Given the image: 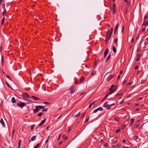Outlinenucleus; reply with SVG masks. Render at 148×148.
<instances>
[{"label": "nucleus", "instance_id": "nucleus-15", "mask_svg": "<svg viewBox=\"0 0 148 148\" xmlns=\"http://www.w3.org/2000/svg\"><path fill=\"white\" fill-rule=\"evenodd\" d=\"M108 48H107L105 50V51L104 53V56H107L108 53Z\"/></svg>", "mask_w": 148, "mask_h": 148}, {"label": "nucleus", "instance_id": "nucleus-3", "mask_svg": "<svg viewBox=\"0 0 148 148\" xmlns=\"http://www.w3.org/2000/svg\"><path fill=\"white\" fill-rule=\"evenodd\" d=\"M25 105V103L22 102H21V103H18L17 104V106H20L21 108H22Z\"/></svg>", "mask_w": 148, "mask_h": 148}, {"label": "nucleus", "instance_id": "nucleus-51", "mask_svg": "<svg viewBox=\"0 0 148 148\" xmlns=\"http://www.w3.org/2000/svg\"><path fill=\"white\" fill-rule=\"evenodd\" d=\"M140 58H139V57H138V58H137L136 59V61H137V62H138V61H139L140 60Z\"/></svg>", "mask_w": 148, "mask_h": 148}, {"label": "nucleus", "instance_id": "nucleus-52", "mask_svg": "<svg viewBox=\"0 0 148 148\" xmlns=\"http://www.w3.org/2000/svg\"><path fill=\"white\" fill-rule=\"evenodd\" d=\"M123 101H124L123 99L121 101L119 102V104H121L123 102Z\"/></svg>", "mask_w": 148, "mask_h": 148}, {"label": "nucleus", "instance_id": "nucleus-58", "mask_svg": "<svg viewBox=\"0 0 148 148\" xmlns=\"http://www.w3.org/2000/svg\"><path fill=\"white\" fill-rule=\"evenodd\" d=\"M138 66H139L138 65L136 66L135 67V69H137L138 68Z\"/></svg>", "mask_w": 148, "mask_h": 148}, {"label": "nucleus", "instance_id": "nucleus-33", "mask_svg": "<svg viewBox=\"0 0 148 148\" xmlns=\"http://www.w3.org/2000/svg\"><path fill=\"white\" fill-rule=\"evenodd\" d=\"M134 119L133 118L131 119L130 120V124L134 122Z\"/></svg>", "mask_w": 148, "mask_h": 148}, {"label": "nucleus", "instance_id": "nucleus-27", "mask_svg": "<svg viewBox=\"0 0 148 148\" xmlns=\"http://www.w3.org/2000/svg\"><path fill=\"white\" fill-rule=\"evenodd\" d=\"M7 10L6 9H5V10H4V11L2 13V15L3 16H4L5 14L6 13V12H7Z\"/></svg>", "mask_w": 148, "mask_h": 148}, {"label": "nucleus", "instance_id": "nucleus-57", "mask_svg": "<svg viewBox=\"0 0 148 148\" xmlns=\"http://www.w3.org/2000/svg\"><path fill=\"white\" fill-rule=\"evenodd\" d=\"M148 16L147 15H145L144 17V18L145 20L148 18Z\"/></svg>", "mask_w": 148, "mask_h": 148}, {"label": "nucleus", "instance_id": "nucleus-21", "mask_svg": "<svg viewBox=\"0 0 148 148\" xmlns=\"http://www.w3.org/2000/svg\"><path fill=\"white\" fill-rule=\"evenodd\" d=\"M106 38H108L109 36L110 33H109V30H108V32L106 33Z\"/></svg>", "mask_w": 148, "mask_h": 148}, {"label": "nucleus", "instance_id": "nucleus-56", "mask_svg": "<svg viewBox=\"0 0 148 148\" xmlns=\"http://www.w3.org/2000/svg\"><path fill=\"white\" fill-rule=\"evenodd\" d=\"M118 41V39L117 38H116L114 39V43H116Z\"/></svg>", "mask_w": 148, "mask_h": 148}, {"label": "nucleus", "instance_id": "nucleus-1", "mask_svg": "<svg viewBox=\"0 0 148 148\" xmlns=\"http://www.w3.org/2000/svg\"><path fill=\"white\" fill-rule=\"evenodd\" d=\"M110 8L112 10V13L113 14H114L116 13V11L115 10L116 9V5L115 3L113 4L112 7H111Z\"/></svg>", "mask_w": 148, "mask_h": 148}, {"label": "nucleus", "instance_id": "nucleus-63", "mask_svg": "<svg viewBox=\"0 0 148 148\" xmlns=\"http://www.w3.org/2000/svg\"><path fill=\"white\" fill-rule=\"evenodd\" d=\"M95 101H94L93 102H92L91 103V104H92V105L93 104H94L95 102Z\"/></svg>", "mask_w": 148, "mask_h": 148}, {"label": "nucleus", "instance_id": "nucleus-46", "mask_svg": "<svg viewBox=\"0 0 148 148\" xmlns=\"http://www.w3.org/2000/svg\"><path fill=\"white\" fill-rule=\"evenodd\" d=\"M120 130L119 129H118L117 130H116V133H119L120 131Z\"/></svg>", "mask_w": 148, "mask_h": 148}, {"label": "nucleus", "instance_id": "nucleus-23", "mask_svg": "<svg viewBox=\"0 0 148 148\" xmlns=\"http://www.w3.org/2000/svg\"><path fill=\"white\" fill-rule=\"evenodd\" d=\"M40 107V106H36V108L37 110L39 111V110L41 109Z\"/></svg>", "mask_w": 148, "mask_h": 148}, {"label": "nucleus", "instance_id": "nucleus-44", "mask_svg": "<svg viewBox=\"0 0 148 148\" xmlns=\"http://www.w3.org/2000/svg\"><path fill=\"white\" fill-rule=\"evenodd\" d=\"M84 80V79L83 78H82L80 79V82H82Z\"/></svg>", "mask_w": 148, "mask_h": 148}, {"label": "nucleus", "instance_id": "nucleus-5", "mask_svg": "<svg viewBox=\"0 0 148 148\" xmlns=\"http://www.w3.org/2000/svg\"><path fill=\"white\" fill-rule=\"evenodd\" d=\"M104 106L108 110L110 109L111 108V107L110 106V105L108 104V102H106L104 103Z\"/></svg>", "mask_w": 148, "mask_h": 148}, {"label": "nucleus", "instance_id": "nucleus-30", "mask_svg": "<svg viewBox=\"0 0 148 148\" xmlns=\"http://www.w3.org/2000/svg\"><path fill=\"white\" fill-rule=\"evenodd\" d=\"M5 17H3V19H2V21L1 25H3V24L4 23V21H5Z\"/></svg>", "mask_w": 148, "mask_h": 148}, {"label": "nucleus", "instance_id": "nucleus-13", "mask_svg": "<svg viewBox=\"0 0 148 148\" xmlns=\"http://www.w3.org/2000/svg\"><path fill=\"white\" fill-rule=\"evenodd\" d=\"M31 98H32L33 99L35 100H39V98L34 96H32Z\"/></svg>", "mask_w": 148, "mask_h": 148}, {"label": "nucleus", "instance_id": "nucleus-39", "mask_svg": "<svg viewBox=\"0 0 148 148\" xmlns=\"http://www.w3.org/2000/svg\"><path fill=\"white\" fill-rule=\"evenodd\" d=\"M127 82V81L126 80H125L122 83L123 85H124Z\"/></svg>", "mask_w": 148, "mask_h": 148}, {"label": "nucleus", "instance_id": "nucleus-10", "mask_svg": "<svg viewBox=\"0 0 148 148\" xmlns=\"http://www.w3.org/2000/svg\"><path fill=\"white\" fill-rule=\"evenodd\" d=\"M144 22L143 23V26H147L148 25V21L146 22V20H144Z\"/></svg>", "mask_w": 148, "mask_h": 148}, {"label": "nucleus", "instance_id": "nucleus-41", "mask_svg": "<svg viewBox=\"0 0 148 148\" xmlns=\"http://www.w3.org/2000/svg\"><path fill=\"white\" fill-rule=\"evenodd\" d=\"M48 108H45L44 110H42V112H47L48 110Z\"/></svg>", "mask_w": 148, "mask_h": 148}, {"label": "nucleus", "instance_id": "nucleus-55", "mask_svg": "<svg viewBox=\"0 0 148 148\" xmlns=\"http://www.w3.org/2000/svg\"><path fill=\"white\" fill-rule=\"evenodd\" d=\"M6 84L7 85V86L9 87L10 88H11V86H10V85L7 82H6Z\"/></svg>", "mask_w": 148, "mask_h": 148}, {"label": "nucleus", "instance_id": "nucleus-26", "mask_svg": "<svg viewBox=\"0 0 148 148\" xmlns=\"http://www.w3.org/2000/svg\"><path fill=\"white\" fill-rule=\"evenodd\" d=\"M123 95V94L122 93H117L116 94V97H118L119 96H121Z\"/></svg>", "mask_w": 148, "mask_h": 148}, {"label": "nucleus", "instance_id": "nucleus-14", "mask_svg": "<svg viewBox=\"0 0 148 148\" xmlns=\"http://www.w3.org/2000/svg\"><path fill=\"white\" fill-rule=\"evenodd\" d=\"M21 140H20L18 142V148H20L21 147Z\"/></svg>", "mask_w": 148, "mask_h": 148}, {"label": "nucleus", "instance_id": "nucleus-31", "mask_svg": "<svg viewBox=\"0 0 148 148\" xmlns=\"http://www.w3.org/2000/svg\"><path fill=\"white\" fill-rule=\"evenodd\" d=\"M80 112H79L77 114H76V115H75L74 116V117H77L78 116H79V115H80Z\"/></svg>", "mask_w": 148, "mask_h": 148}, {"label": "nucleus", "instance_id": "nucleus-16", "mask_svg": "<svg viewBox=\"0 0 148 148\" xmlns=\"http://www.w3.org/2000/svg\"><path fill=\"white\" fill-rule=\"evenodd\" d=\"M12 101L13 103H15L16 102V100L14 97H13L12 98Z\"/></svg>", "mask_w": 148, "mask_h": 148}, {"label": "nucleus", "instance_id": "nucleus-49", "mask_svg": "<svg viewBox=\"0 0 148 148\" xmlns=\"http://www.w3.org/2000/svg\"><path fill=\"white\" fill-rule=\"evenodd\" d=\"M139 125L138 124H136L135 126H134V127L135 128H137L138 127V126Z\"/></svg>", "mask_w": 148, "mask_h": 148}, {"label": "nucleus", "instance_id": "nucleus-42", "mask_svg": "<svg viewBox=\"0 0 148 148\" xmlns=\"http://www.w3.org/2000/svg\"><path fill=\"white\" fill-rule=\"evenodd\" d=\"M114 119L117 121H119V118H118V117H115Z\"/></svg>", "mask_w": 148, "mask_h": 148}, {"label": "nucleus", "instance_id": "nucleus-11", "mask_svg": "<svg viewBox=\"0 0 148 148\" xmlns=\"http://www.w3.org/2000/svg\"><path fill=\"white\" fill-rule=\"evenodd\" d=\"M134 139L136 140L137 142H139L140 141V139L138 138V136H135L134 137Z\"/></svg>", "mask_w": 148, "mask_h": 148}, {"label": "nucleus", "instance_id": "nucleus-38", "mask_svg": "<svg viewBox=\"0 0 148 148\" xmlns=\"http://www.w3.org/2000/svg\"><path fill=\"white\" fill-rule=\"evenodd\" d=\"M110 93H109V92H108L106 95V96L104 98V99H106V98L108 97V96H109V95H110Z\"/></svg>", "mask_w": 148, "mask_h": 148}, {"label": "nucleus", "instance_id": "nucleus-4", "mask_svg": "<svg viewBox=\"0 0 148 148\" xmlns=\"http://www.w3.org/2000/svg\"><path fill=\"white\" fill-rule=\"evenodd\" d=\"M114 75L112 74L110 75L106 79V80L109 82L110 80V79L113 77Z\"/></svg>", "mask_w": 148, "mask_h": 148}, {"label": "nucleus", "instance_id": "nucleus-50", "mask_svg": "<svg viewBox=\"0 0 148 148\" xmlns=\"http://www.w3.org/2000/svg\"><path fill=\"white\" fill-rule=\"evenodd\" d=\"M34 125H32L31 126V130H32L33 129Z\"/></svg>", "mask_w": 148, "mask_h": 148}, {"label": "nucleus", "instance_id": "nucleus-43", "mask_svg": "<svg viewBox=\"0 0 148 148\" xmlns=\"http://www.w3.org/2000/svg\"><path fill=\"white\" fill-rule=\"evenodd\" d=\"M43 103L45 104H47V105H49V104H50V103L48 102H43Z\"/></svg>", "mask_w": 148, "mask_h": 148}, {"label": "nucleus", "instance_id": "nucleus-25", "mask_svg": "<svg viewBox=\"0 0 148 148\" xmlns=\"http://www.w3.org/2000/svg\"><path fill=\"white\" fill-rule=\"evenodd\" d=\"M86 114V112H84L82 114V116L81 117V119H82L84 117Z\"/></svg>", "mask_w": 148, "mask_h": 148}, {"label": "nucleus", "instance_id": "nucleus-47", "mask_svg": "<svg viewBox=\"0 0 148 148\" xmlns=\"http://www.w3.org/2000/svg\"><path fill=\"white\" fill-rule=\"evenodd\" d=\"M114 87V85H112L110 88L109 89V90H111Z\"/></svg>", "mask_w": 148, "mask_h": 148}, {"label": "nucleus", "instance_id": "nucleus-48", "mask_svg": "<svg viewBox=\"0 0 148 148\" xmlns=\"http://www.w3.org/2000/svg\"><path fill=\"white\" fill-rule=\"evenodd\" d=\"M98 111V109H96L95 110H94L93 112V113H96Z\"/></svg>", "mask_w": 148, "mask_h": 148}, {"label": "nucleus", "instance_id": "nucleus-17", "mask_svg": "<svg viewBox=\"0 0 148 148\" xmlns=\"http://www.w3.org/2000/svg\"><path fill=\"white\" fill-rule=\"evenodd\" d=\"M98 61H96L95 62L94 64V66L93 67L94 68H95V67L97 66L98 64Z\"/></svg>", "mask_w": 148, "mask_h": 148}, {"label": "nucleus", "instance_id": "nucleus-59", "mask_svg": "<svg viewBox=\"0 0 148 148\" xmlns=\"http://www.w3.org/2000/svg\"><path fill=\"white\" fill-rule=\"evenodd\" d=\"M121 146V145L120 144H118V145H117V146L119 148Z\"/></svg>", "mask_w": 148, "mask_h": 148}, {"label": "nucleus", "instance_id": "nucleus-28", "mask_svg": "<svg viewBox=\"0 0 148 148\" xmlns=\"http://www.w3.org/2000/svg\"><path fill=\"white\" fill-rule=\"evenodd\" d=\"M2 8L4 10H5V9H6L5 8V3H4L2 5Z\"/></svg>", "mask_w": 148, "mask_h": 148}, {"label": "nucleus", "instance_id": "nucleus-64", "mask_svg": "<svg viewBox=\"0 0 148 148\" xmlns=\"http://www.w3.org/2000/svg\"><path fill=\"white\" fill-rule=\"evenodd\" d=\"M128 147H126L125 146H123V148H128Z\"/></svg>", "mask_w": 148, "mask_h": 148}, {"label": "nucleus", "instance_id": "nucleus-29", "mask_svg": "<svg viewBox=\"0 0 148 148\" xmlns=\"http://www.w3.org/2000/svg\"><path fill=\"white\" fill-rule=\"evenodd\" d=\"M15 130L14 129H13V130H12V137H13V136H14V133H15Z\"/></svg>", "mask_w": 148, "mask_h": 148}, {"label": "nucleus", "instance_id": "nucleus-18", "mask_svg": "<svg viewBox=\"0 0 148 148\" xmlns=\"http://www.w3.org/2000/svg\"><path fill=\"white\" fill-rule=\"evenodd\" d=\"M112 51L114 53H116V49L114 45H113L112 47Z\"/></svg>", "mask_w": 148, "mask_h": 148}, {"label": "nucleus", "instance_id": "nucleus-7", "mask_svg": "<svg viewBox=\"0 0 148 148\" xmlns=\"http://www.w3.org/2000/svg\"><path fill=\"white\" fill-rule=\"evenodd\" d=\"M46 119H45L43 120L39 124L38 126H41L46 121Z\"/></svg>", "mask_w": 148, "mask_h": 148}, {"label": "nucleus", "instance_id": "nucleus-2", "mask_svg": "<svg viewBox=\"0 0 148 148\" xmlns=\"http://www.w3.org/2000/svg\"><path fill=\"white\" fill-rule=\"evenodd\" d=\"M75 90V88L73 86H72L70 89L67 90V91H70V93L72 94L74 92Z\"/></svg>", "mask_w": 148, "mask_h": 148}, {"label": "nucleus", "instance_id": "nucleus-37", "mask_svg": "<svg viewBox=\"0 0 148 148\" xmlns=\"http://www.w3.org/2000/svg\"><path fill=\"white\" fill-rule=\"evenodd\" d=\"M110 57L111 56H108V57L107 58L106 61H108L110 59Z\"/></svg>", "mask_w": 148, "mask_h": 148}, {"label": "nucleus", "instance_id": "nucleus-6", "mask_svg": "<svg viewBox=\"0 0 148 148\" xmlns=\"http://www.w3.org/2000/svg\"><path fill=\"white\" fill-rule=\"evenodd\" d=\"M23 95L27 98H30L31 97H30V96L26 92H24L23 94Z\"/></svg>", "mask_w": 148, "mask_h": 148}, {"label": "nucleus", "instance_id": "nucleus-35", "mask_svg": "<svg viewBox=\"0 0 148 148\" xmlns=\"http://www.w3.org/2000/svg\"><path fill=\"white\" fill-rule=\"evenodd\" d=\"M98 109V110H100V111H101L103 110V109L102 108H101V107H100L97 108Z\"/></svg>", "mask_w": 148, "mask_h": 148}, {"label": "nucleus", "instance_id": "nucleus-60", "mask_svg": "<svg viewBox=\"0 0 148 148\" xmlns=\"http://www.w3.org/2000/svg\"><path fill=\"white\" fill-rule=\"evenodd\" d=\"M40 108H42V109H44L45 108V107L44 106H40Z\"/></svg>", "mask_w": 148, "mask_h": 148}, {"label": "nucleus", "instance_id": "nucleus-45", "mask_svg": "<svg viewBox=\"0 0 148 148\" xmlns=\"http://www.w3.org/2000/svg\"><path fill=\"white\" fill-rule=\"evenodd\" d=\"M49 136L48 137V138H47V139L46 140H45V143L46 144L48 142V139H49Z\"/></svg>", "mask_w": 148, "mask_h": 148}, {"label": "nucleus", "instance_id": "nucleus-32", "mask_svg": "<svg viewBox=\"0 0 148 148\" xmlns=\"http://www.w3.org/2000/svg\"><path fill=\"white\" fill-rule=\"evenodd\" d=\"M38 111L37 110V109H36V108L35 109H34L33 110V112L34 113H36L38 112Z\"/></svg>", "mask_w": 148, "mask_h": 148}, {"label": "nucleus", "instance_id": "nucleus-20", "mask_svg": "<svg viewBox=\"0 0 148 148\" xmlns=\"http://www.w3.org/2000/svg\"><path fill=\"white\" fill-rule=\"evenodd\" d=\"M36 136H33L31 138V140L32 141L36 139Z\"/></svg>", "mask_w": 148, "mask_h": 148}, {"label": "nucleus", "instance_id": "nucleus-34", "mask_svg": "<svg viewBox=\"0 0 148 148\" xmlns=\"http://www.w3.org/2000/svg\"><path fill=\"white\" fill-rule=\"evenodd\" d=\"M1 62L2 63V66L3 65V56H1Z\"/></svg>", "mask_w": 148, "mask_h": 148}, {"label": "nucleus", "instance_id": "nucleus-54", "mask_svg": "<svg viewBox=\"0 0 148 148\" xmlns=\"http://www.w3.org/2000/svg\"><path fill=\"white\" fill-rule=\"evenodd\" d=\"M61 134H60L59 135V136H58V138L57 139V140H59L60 139V138L61 137Z\"/></svg>", "mask_w": 148, "mask_h": 148}, {"label": "nucleus", "instance_id": "nucleus-12", "mask_svg": "<svg viewBox=\"0 0 148 148\" xmlns=\"http://www.w3.org/2000/svg\"><path fill=\"white\" fill-rule=\"evenodd\" d=\"M109 90V92L110 93V95L115 91V89H112L111 90Z\"/></svg>", "mask_w": 148, "mask_h": 148}, {"label": "nucleus", "instance_id": "nucleus-53", "mask_svg": "<svg viewBox=\"0 0 148 148\" xmlns=\"http://www.w3.org/2000/svg\"><path fill=\"white\" fill-rule=\"evenodd\" d=\"M126 127V126L125 125H123V126H122L121 127V128L122 129H124V128H125Z\"/></svg>", "mask_w": 148, "mask_h": 148}, {"label": "nucleus", "instance_id": "nucleus-9", "mask_svg": "<svg viewBox=\"0 0 148 148\" xmlns=\"http://www.w3.org/2000/svg\"><path fill=\"white\" fill-rule=\"evenodd\" d=\"M113 30V29L111 27V28L110 30V32L109 36V37H108V40H109L110 39V37L112 33Z\"/></svg>", "mask_w": 148, "mask_h": 148}, {"label": "nucleus", "instance_id": "nucleus-19", "mask_svg": "<svg viewBox=\"0 0 148 148\" xmlns=\"http://www.w3.org/2000/svg\"><path fill=\"white\" fill-rule=\"evenodd\" d=\"M10 4L9 3H7L6 4V6L7 7V10H8V11L10 9Z\"/></svg>", "mask_w": 148, "mask_h": 148}, {"label": "nucleus", "instance_id": "nucleus-61", "mask_svg": "<svg viewBox=\"0 0 148 148\" xmlns=\"http://www.w3.org/2000/svg\"><path fill=\"white\" fill-rule=\"evenodd\" d=\"M39 144H38L36 146V147H34V148H37V147H38V146H39Z\"/></svg>", "mask_w": 148, "mask_h": 148}, {"label": "nucleus", "instance_id": "nucleus-22", "mask_svg": "<svg viewBox=\"0 0 148 148\" xmlns=\"http://www.w3.org/2000/svg\"><path fill=\"white\" fill-rule=\"evenodd\" d=\"M5 76H6V77L7 78H8L10 80H11V81H12V79L11 78L9 75H5Z\"/></svg>", "mask_w": 148, "mask_h": 148}, {"label": "nucleus", "instance_id": "nucleus-24", "mask_svg": "<svg viewBox=\"0 0 148 148\" xmlns=\"http://www.w3.org/2000/svg\"><path fill=\"white\" fill-rule=\"evenodd\" d=\"M118 27H119V25L118 24H117L116 25V26L115 28V29L114 33H115V32H116V30L117 29Z\"/></svg>", "mask_w": 148, "mask_h": 148}, {"label": "nucleus", "instance_id": "nucleus-40", "mask_svg": "<svg viewBox=\"0 0 148 148\" xmlns=\"http://www.w3.org/2000/svg\"><path fill=\"white\" fill-rule=\"evenodd\" d=\"M127 8H126L125 10V12H124V14H126L127 13Z\"/></svg>", "mask_w": 148, "mask_h": 148}, {"label": "nucleus", "instance_id": "nucleus-62", "mask_svg": "<svg viewBox=\"0 0 148 148\" xmlns=\"http://www.w3.org/2000/svg\"><path fill=\"white\" fill-rule=\"evenodd\" d=\"M145 28H143L142 29V31L143 32L145 31Z\"/></svg>", "mask_w": 148, "mask_h": 148}, {"label": "nucleus", "instance_id": "nucleus-36", "mask_svg": "<svg viewBox=\"0 0 148 148\" xmlns=\"http://www.w3.org/2000/svg\"><path fill=\"white\" fill-rule=\"evenodd\" d=\"M43 114V112H40L38 114V116L39 117L40 116L42 115Z\"/></svg>", "mask_w": 148, "mask_h": 148}, {"label": "nucleus", "instance_id": "nucleus-8", "mask_svg": "<svg viewBox=\"0 0 148 148\" xmlns=\"http://www.w3.org/2000/svg\"><path fill=\"white\" fill-rule=\"evenodd\" d=\"M0 122L2 124L3 127H5V124L2 118H1V119L0 121Z\"/></svg>", "mask_w": 148, "mask_h": 148}]
</instances>
